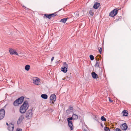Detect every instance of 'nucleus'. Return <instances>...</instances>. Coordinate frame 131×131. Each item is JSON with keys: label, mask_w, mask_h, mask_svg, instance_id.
Instances as JSON below:
<instances>
[{"label": "nucleus", "mask_w": 131, "mask_h": 131, "mask_svg": "<svg viewBox=\"0 0 131 131\" xmlns=\"http://www.w3.org/2000/svg\"><path fill=\"white\" fill-rule=\"evenodd\" d=\"M29 105L27 101H25L22 105L20 106L19 109L20 112L22 114L25 113L28 109Z\"/></svg>", "instance_id": "1"}, {"label": "nucleus", "mask_w": 131, "mask_h": 131, "mask_svg": "<svg viewBox=\"0 0 131 131\" xmlns=\"http://www.w3.org/2000/svg\"><path fill=\"white\" fill-rule=\"evenodd\" d=\"M32 110H30L26 112L25 117L28 119H29L32 117Z\"/></svg>", "instance_id": "2"}, {"label": "nucleus", "mask_w": 131, "mask_h": 131, "mask_svg": "<svg viewBox=\"0 0 131 131\" xmlns=\"http://www.w3.org/2000/svg\"><path fill=\"white\" fill-rule=\"evenodd\" d=\"M33 83L34 84L38 85L40 84V80L37 77H35L32 78Z\"/></svg>", "instance_id": "3"}, {"label": "nucleus", "mask_w": 131, "mask_h": 131, "mask_svg": "<svg viewBox=\"0 0 131 131\" xmlns=\"http://www.w3.org/2000/svg\"><path fill=\"white\" fill-rule=\"evenodd\" d=\"M56 96L54 94H51L50 97V103L53 104L56 101Z\"/></svg>", "instance_id": "4"}, {"label": "nucleus", "mask_w": 131, "mask_h": 131, "mask_svg": "<svg viewBox=\"0 0 131 131\" xmlns=\"http://www.w3.org/2000/svg\"><path fill=\"white\" fill-rule=\"evenodd\" d=\"M63 67L61 68V70L64 72L66 73L67 71V68H68V64L65 62L63 63Z\"/></svg>", "instance_id": "5"}, {"label": "nucleus", "mask_w": 131, "mask_h": 131, "mask_svg": "<svg viewBox=\"0 0 131 131\" xmlns=\"http://www.w3.org/2000/svg\"><path fill=\"white\" fill-rule=\"evenodd\" d=\"M118 11V10L116 9H114L110 13L109 16L112 17H114L117 14Z\"/></svg>", "instance_id": "6"}, {"label": "nucleus", "mask_w": 131, "mask_h": 131, "mask_svg": "<svg viewBox=\"0 0 131 131\" xmlns=\"http://www.w3.org/2000/svg\"><path fill=\"white\" fill-rule=\"evenodd\" d=\"M9 51L11 54H16L19 56L18 54L15 49L12 48H9Z\"/></svg>", "instance_id": "7"}, {"label": "nucleus", "mask_w": 131, "mask_h": 131, "mask_svg": "<svg viewBox=\"0 0 131 131\" xmlns=\"http://www.w3.org/2000/svg\"><path fill=\"white\" fill-rule=\"evenodd\" d=\"M5 114V112L4 109H2L0 110V120L4 118Z\"/></svg>", "instance_id": "8"}, {"label": "nucleus", "mask_w": 131, "mask_h": 131, "mask_svg": "<svg viewBox=\"0 0 131 131\" xmlns=\"http://www.w3.org/2000/svg\"><path fill=\"white\" fill-rule=\"evenodd\" d=\"M120 127L121 129L124 130H126L127 128V126L125 123L121 124Z\"/></svg>", "instance_id": "9"}, {"label": "nucleus", "mask_w": 131, "mask_h": 131, "mask_svg": "<svg viewBox=\"0 0 131 131\" xmlns=\"http://www.w3.org/2000/svg\"><path fill=\"white\" fill-rule=\"evenodd\" d=\"M24 116L23 115H21L19 117L17 122L18 124L20 123L24 118Z\"/></svg>", "instance_id": "10"}, {"label": "nucleus", "mask_w": 131, "mask_h": 131, "mask_svg": "<svg viewBox=\"0 0 131 131\" xmlns=\"http://www.w3.org/2000/svg\"><path fill=\"white\" fill-rule=\"evenodd\" d=\"M14 127V126L13 124H10L9 125L8 129L9 131H12L13 130Z\"/></svg>", "instance_id": "11"}, {"label": "nucleus", "mask_w": 131, "mask_h": 131, "mask_svg": "<svg viewBox=\"0 0 131 131\" xmlns=\"http://www.w3.org/2000/svg\"><path fill=\"white\" fill-rule=\"evenodd\" d=\"M91 75L92 77L94 79H97L98 78L97 75L94 72L92 73Z\"/></svg>", "instance_id": "12"}, {"label": "nucleus", "mask_w": 131, "mask_h": 131, "mask_svg": "<svg viewBox=\"0 0 131 131\" xmlns=\"http://www.w3.org/2000/svg\"><path fill=\"white\" fill-rule=\"evenodd\" d=\"M68 125L71 130L73 129V126L72 123V121L68 122Z\"/></svg>", "instance_id": "13"}, {"label": "nucleus", "mask_w": 131, "mask_h": 131, "mask_svg": "<svg viewBox=\"0 0 131 131\" xmlns=\"http://www.w3.org/2000/svg\"><path fill=\"white\" fill-rule=\"evenodd\" d=\"M100 6V4L96 2L94 4L93 6V7L94 9H96L98 8Z\"/></svg>", "instance_id": "14"}, {"label": "nucleus", "mask_w": 131, "mask_h": 131, "mask_svg": "<svg viewBox=\"0 0 131 131\" xmlns=\"http://www.w3.org/2000/svg\"><path fill=\"white\" fill-rule=\"evenodd\" d=\"M24 98V97L21 96L17 99L20 104H21L23 101Z\"/></svg>", "instance_id": "15"}, {"label": "nucleus", "mask_w": 131, "mask_h": 131, "mask_svg": "<svg viewBox=\"0 0 131 131\" xmlns=\"http://www.w3.org/2000/svg\"><path fill=\"white\" fill-rule=\"evenodd\" d=\"M20 104L17 100L15 101L14 103V105L15 106H18L19 104Z\"/></svg>", "instance_id": "16"}, {"label": "nucleus", "mask_w": 131, "mask_h": 131, "mask_svg": "<svg viewBox=\"0 0 131 131\" xmlns=\"http://www.w3.org/2000/svg\"><path fill=\"white\" fill-rule=\"evenodd\" d=\"M41 97L44 99H47L48 98L47 95L46 94H42L41 95Z\"/></svg>", "instance_id": "17"}, {"label": "nucleus", "mask_w": 131, "mask_h": 131, "mask_svg": "<svg viewBox=\"0 0 131 131\" xmlns=\"http://www.w3.org/2000/svg\"><path fill=\"white\" fill-rule=\"evenodd\" d=\"M123 115L125 116H127L128 115V113L126 110H124L123 111Z\"/></svg>", "instance_id": "18"}, {"label": "nucleus", "mask_w": 131, "mask_h": 131, "mask_svg": "<svg viewBox=\"0 0 131 131\" xmlns=\"http://www.w3.org/2000/svg\"><path fill=\"white\" fill-rule=\"evenodd\" d=\"M72 117L73 118V119H77L78 118V116L76 114H73L72 115Z\"/></svg>", "instance_id": "19"}, {"label": "nucleus", "mask_w": 131, "mask_h": 131, "mask_svg": "<svg viewBox=\"0 0 131 131\" xmlns=\"http://www.w3.org/2000/svg\"><path fill=\"white\" fill-rule=\"evenodd\" d=\"M67 18H64L62 19L60 21V22H61L63 23H65L66 21L67 20Z\"/></svg>", "instance_id": "20"}, {"label": "nucleus", "mask_w": 131, "mask_h": 131, "mask_svg": "<svg viewBox=\"0 0 131 131\" xmlns=\"http://www.w3.org/2000/svg\"><path fill=\"white\" fill-rule=\"evenodd\" d=\"M30 68V66L29 65H26L25 67V69L27 71L29 70Z\"/></svg>", "instance_id": "21"}, {"label": "nucleus", "mask_w": 131, "mask_h": 131, "mask_svg": "<svg viewBox=\"0 0 131 131\" xmlns=\"http://www.w3.org/2000/svg\"><path fill=\"white\" fill-rule=\"evenodd\" d=\"M45 16L47 18L49 19H50L51 18L50 14H45Z\"/></svg>", "instance_id": "22"}, {"label": "nucleus", "mask_w": 131, "mask_h": 131, "mask_svg": "<svg viewBox=\"0 0 131 131\" xmlns=\"http://www.w3.org/2000/svg\"><path fill=\"white\" fill-rule=\"evenodd\" d=\"M99 62L98 61H97L95 64V67H99Z\"/></svg>", "instance_id": "23"}, {"label": "nucleus", "mask_w": 131, "mask_h": 131, "mask_svg": "<svg viewBox=\"0 0 131 131\" xmlns=\"http://www.w3.org/2000/svg\"><path fill=\"white\" fill-rule=\"evenodd\" d=\"M71 78V76H70L69 77L67 76V77H65V79H66L67 80H69Z\"/></svg>", "instance_id": "24"}, {"label": "nucleus", "mask_w": 131, "mask_h": 131, "mask_svg": "<svg viewBox=\"0 0 131 131\" xmlns=\"http://www.w3.org/2000/svg\"><path fill=\"white\" fill-rule=\"evenodd\" d=\"M57 12H56L54 13H53L52 14H50L51 17H53V16H56L57 15L56 13H57Z\"/></svg>", "instance_id": "25"}, {"label": "nucleus", "mask_w": 131, "mask_h": 131, "mask_svg": "<svg viewBox=\"0 0 131 131\" xmlns=\"http://www.w3.org/2000/svg\"><path fill=\"white\" fill-rule=\"evenodd\" d=\"M101 119L102 121H106V119L103 116H102L101 118Z\"/></svg>", "instance_id": "26"}, {"label": "nucleus", "mask_w": 131, "mask_h": 131, "mask_svg": "<svg viewBox=\"0 0 131 131\" xmlns=\"http://www.w3.org/2000/svg\"><path fill=\"white\" fill-rule=\"evenodd\" d=\"M90 59L92 60H93L94 59V57L92 55H90Z\"/></svg>", "instance_id": "27"}, {"label": "nucleus", "mask_w": 131, "mask_h": 131, "mask_svg": "<svg viewBox=\"0 0 131 131\" xmlns=\"http://www.w3.org/2000/svg\"><path fill=\"white\" fill-rule=\"evenodd\" d=\"M98 49L99 50V51L100 52V54H102V48L101 47L99 48V47L98 48Z\"/></svg>", "instance_id": "28"}, {"label": "nucleus", "mask_w": 131, "mask_h": 131, "mask_svg": "<svg viewBox=\"0 0 131 131\" xmlns=\"http://www.w3.org/2000/svg\"><path fill=\"white\" fill-rule=\"evenodd\" d=\"M104 130L105 131H110L109 128L107 127H105Z\"/></svg>", "instance_id": "29"}, {"label": "nucleus", "mask_w": 131, "mask_h": 131, "mask_svg": "<svg viewBox=\"0 0 131 131\" xmlns=\"http://www.w3.org/2000/svg\"><path fill=\"white\" fill-rule=\"evenodd\" d=\"M73 119V118L72 117H69L67 119V121L68 122L71 121H70V120H71Z\"/></svg>", "instance_id": "30"}, {"label": "nucleus", "mask_w": 131, "mask_h": 131, "mask_svg": "<svg viewBox=\"0 0 131 131\" xmlns=\"http://www.w3.org/2000/svg\"><path fill=\"white\" fill-rule=\"evenodd\" d=\"M89 13L92 16L94 14V13L93 12L92 10H90L89 11Z\"/></svg>", "instance_id": "31"}, {"label": "nucleus", "mask_w": 131, "mask_h": 131, "mask_svg": "<svg viewBox=\"0 0 131 131\" xmlns=\"http://www.w3.org/2000/svg\"><path fill=\"white\" fill-rule=\"evenodd\" d=\"M115 131H121V130L119 128H116L115 130Z\"/></svg>", "instance_id": "32"}, {"label": "nucleus", "mask_w": 131, "mask_h": 131, "mask_svg": "<svg viewBox=\"0 0 131 131\" xmlns=\"http://www.w3.org/2000/svg\"><path fill=\"white\" fill-rule=\"evenodd\" d=\"M16 131H22V130L20 128H17V129Z\"/></svg>", "instance_id": "33"}, {"label": "nucleus", "mask_w": 131, "mask_h": 131, "mask_svg": "<svg viewBox=\"0 0 131 131\" xmlns=\"http://www.w3.org/2000/svg\"><path fill=\"white\" fill-rule=\"evenodd\" d=\"M69 109H70V110H72L73 109V107L72 106H71L70 107Z\"/></svg>", "instance_id": "34"}, {"label": "nucleus", "mask_w": 131, "mask_h": 131, "mask_svg": "<svg viewBox=\"0 0 131 131\" xmlns=\"http://www.w3.org/2000/svg\"><path fill=\"white\" fill-rule=\"evenodd\" d=\"M54 57H53L52 58L51 60V62H52L53 60V59H54Z\"/></svg>", "instance_id": "35"}, {"label": "nucleus", "mask_w": 131, "mask_h": 131, "mask_svg": "<svg viewBox=\"0 0 131 131\" xmlns=\"http://www.w3.org/2000/svg\"><path fill=\"white\" fill-rule=\"evenodd\" d=\"M109 101H110L111 102H113V100H111V99H109Z\"/></svg>", "instance_id": "36"}, {"label": "nucleus", "mask_w": 131, "mask_h": 131, "mask_svg": "<svg viewBox=\"0 0 131 131\" xmlns=\"http://www.w3.org/2000/svg\"><path fill=\"white\" fill-rule=\"evenodd\" d=\"M6 125H8V124L7 123H6Z\"/></svg>", "instance_id": "37"}, {"label": "nucleus", "mask_w": 131, "mask_h": 131, "mask_svg": "<svg viewBox=\"0 0 131 131\" xmlns=\"http://www.w3.org/2000/svg\"><path fill=\"white\" fill-rule=\"evenodd\" d=\"M62 79L64 80H65V78H64V79Z\"/></svg>", "instance_id": "38"}]
</instances>
